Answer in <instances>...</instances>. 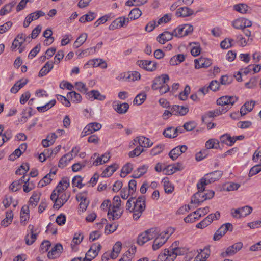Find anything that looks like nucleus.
Returning <instances> with one entry per match:
<instances>
[{
  "label": "nucleus",
  "mask_w": 261,
  "mask_h": 261,
  "mask_svg": "<svg viewBox=\"0 0 261 261\" xmlns=\"http://www.w3.org/2000/svg\"><path fill=\"white\" fill-rule=\"evenodd\" d=\"M238 98L234 96H223L217 100V104L221 107L218 109L211 111L214 117L219 116L227 112Z\"/></svg>",
  "instance_id": "obj_1"
},
{
  "label": "nucleus",
  "mask_w": 261,
  "mask_h": 261,
  "mask_svg": "<svg viewBox=\"0 0 261 261\" xmlns=\"http://www.w3.org/2000/svg\"><path fill=\"white\" fill-rule=\"evenodd\" d=\"M145 197L144 196L138 197L131 210V212L133 213V219L135 220H138L141 217L142 213L145 209Z\"/></svg>",
  "instance_id": "obj_2"
},
{
  "label": "nucleus",
  "mask_w": 261,
  "mask_h": 261,
  "mask_svg": "<svg viewBox=\"0 0 261 261\" xmlns=\"http://www.w3.org/2000/svg\"><path fill=\"white\" fill-rule=\"evenodd\" d=\"M222 175V172L219 170H216L206 174L200 180V182L197 183V186L200 189L202 186H205L209 184L215 182L219 180Z\"/></svg>",
  "instance_id": "obj_3"
},
{
  "label": "nucleus",
  "mask_w": 261,
  "mask_h": 261,
  "mask_svg": "<svg viewBox=\"0 0 261 261\" xmlns=\"http://www.w3.org/2000/svg\"><path fill=\"white\" fill-rule=\"evenodd\" d=\"M193 27L192 25L186 24L182 27H179L174 30V36L181 37L189 35L193 32Z\"/></svg>",
  "instance_id": "obj_4"
},
{
  "label": "nucleus",
  "mask_w": 261,
  "mask_h": 261,
  "mask_svg": "<svg viewBox=\"0 0 261 261\" xmlns=\"http://www.w3.org/2000/svg\"><path fill=\"white\" fill-rule=\"evenodd\" d=\"M101 248V246L99 244H93L89 250L86 253V256L83 258V261H91V259L88 258L87 257H90L91 258H94L98 255Z\"/></svg>",
  "instance_id": "obj_5"
},
{
  "label": "nucleus",
  "mask_w": 261,
  "mask_h": 261,
  "mask_svg": "<svg viewBox=\"0 0 261 261\" xmlns=\"http://www.w3.org/2000/svg\"><path fill=\"white\" fill-rule=\"evenodd\" d=\"M169 81V76L168 74H163L154 79L153 81L151 88L153 90H155L164 84L168 83Z\"/></svg>",
  "instance_id": "obj_6"
},
{
  "label": "nucleus",
  "mask_w": 261,
  "mask_h": 261,
  "mask_svg": "<svg viewBox=\"0 0 261 261\" xmlns=\"http://www.w3.org/2000/svg\"><path fill=\"white\" fill-rule=\"evenodd\" d=\"M198 192L194 194L191 198V203L193 204H200L205 201L203 191H204V186L202 188H199L197 186Z\"/></svg>",
  "instance_id": "obj_7"
},
{
  "label": "nucleus",
  "mask_w": 261,
  "mask_h": 261,
  "mask_svg": "<svg viewBox=\"0 0 261 261\" xmlns=\"http://www.w3.org/2000/svg\"><path fill=\"white\" fill-rule=\"evenodd\" d=\"M128 22V18L120 17L114 20L109 25V29L110 30H114L116 29L120 28L127 25Z\"/></svg>",
  "instance_id": "obj_8"
},
{
  "label": "nucleus",
  "mask_w": 261,
  "mask_h": 261,
  "mask_svg": "<svg viewBox=\"0 0 261 261\" xmlns=\"http://www.w3.org/2000/svg\"><path fill=\"white\" fill-rule=\"evenodd\" d=\"M137 63L140 67L149 71H154L157 67V63L152 61L140 60L138 61Z\"/></svg>",
  "instance_id": "obj_9"
},
{
  "label": "nucleus",
  "mask_w": 261,
  "mask_h": 261,
  "mask_svg": "<svg viewBox=\"0 0 261 261\" xmlns=\"http://www.w3.org/2000/svg\"><path fill=\"white\" fill-rule=\"evenodd\" d=\"M34 226L30 224L28 227V233L25 237V243L28 245H31L35 242L37 239V233L34 232Z\"/></svg>",
  "instance_id": "obj_10"
},
{
  "label": "nucleus",
  "mask_w": 261,
  "mask_h": 261,
  "mask_svg": "<svg viewBox=\"0 0 261 261\" xmlns=\"http://www.w3.org/2000/svg\"><path fill=\"white\" fill-rule=\"evenodd\" d=\"M187 147L186 145L178 146L172 149L169 153V156L173 161L176 160L179 156L182 153H184L187 150Z\"/></svg>",
  "instance_id": "obj_11"
},
{
  "label": "nucleus",
  "mask_w": 261,
  "mask_h": 261,
  "mask_svg": "<svg viewBox=\"0 0 261 261\" xmlns=\"http://www.w3.org/2000/svg\"><path fill=\"white\" fill-rule=\"evenodd\" d=\"M169 236L163 235V232L159 234L153 241L152 245L153 250H156L159 249L166 242Z\"/></svg>",
  "instance_id": "obj_12"
},
{
  "label": "nucleus",
  "mask_w": 261,
  "mask_h": 261,
  "mask_svg": "<svg viewBox=\"0 0 261 261\" xmlns=\"http://www.w3.org/2000/svg\"><path fill=\"white\" fill-rule=\"evenodd\" d=\"M195 68L196 69H199L200 68H207L210 66L212 64L211 60L204 58H200L194 60Z\"/></svg>",
  "instance_id": "obj_13"
},
{
  "label": "nucleus",
  "mask_w": 261,
  "mask_h": 261,
  "mask_svg": "<svg viewBox=\"0 0 261 261\" xmlns=\"http://www.w3.org/2000/svg\"><path fill=\"white\" fill-rule=\"evenodd\" d=\"M123 211L120 207H112L111 208H109L108 213L109 219H112V220L118 219L122 215Z\"/></svg>",
  "instance_id": "obj_14"
},
{
  "label": "nucleus",
  "mask_w": 261,
  "mask_h": 261,
  "mask_svg": "<svg viewBox=\"0 0 261 261\" xmlns=\"http://www.w3.org/2000/svg\"><path fill=\"white\" fill-rule=\"evenodd\" d=\"M25 41H27V38H25V34L22 33L18 34L12 43L11 47V49L13 51L16 50L17 47L21 46Z\"/></svg>",
  "instance_id": "obj_15"
},
{
  "label": "nucleus",
  "mask_w": 261,
  "mask_h": 261,
  "mask_svg": "<svg viewBox=\"0 0 261 261\" xmlns=\"http://www.w3.org/2000/svg\"><path fill=\"white\" fill-rule=\"evenodd\" d=\"M134 141L138 142V144L142 147H150L153 144V143L151 142L149 138L144 136L137 137L134 139Z\"/></svg>",
  "instance_id": "obj_16"
},
{
  "label": "nucleus",
  "mask_w": 261,
  "mask_h": 261,
  "mask_svg": "<svg viewBox=\"0 0 261 261\" xmlns=\"http://www.w3.org/2000/svg\"><path fill=\"white\" fill-rule=\"evenodd\" d=\"M173 35L174 36V31L173 33H170L168 31H165L160 34L157 37V40L160 43L164 44L166 42L171 40Z\"/></svg>",
  "instance_id": "obj_17"
},
{
  "label": "nucleus",
  "mask_w": 261,
  "mask_h": 261,
  "mask_svg": "<svg viewBox=\"0 0 261 261\" xmlns=\"http://www.w3.org/2000/svg\"><path fill=\"white\" fill-rule=\"evenodd\" d=\"M171 110L173 115L184 116L188 112L189 109L186 106L174 105L172 107Z\"/></svg>",
  "instance_id": "obj_18"
},
{
  "label": "nucleus",
  "mask_w": 261,
  "mask_h": 261,
  "mask_svg": "<svg viewBox=\"0 0 261 261\" xmlns=\"http://www.w3.org/2000/svg\"><path fill=\"white\" fill-rule=\"evenodd\" d=\"M119 166L117 164H114L107 167L101 174L102 177H109L118 168Z\"/></svg>",
  "instance_id": "obj_19"
},
{
  "label": "nucleus",
  "mask_w": 261,
  "mask_h": 261,
  "mask_svg": "<svg viewBox=\"0 0 261 261\" xmlns=\"http://www.w3.org/2000/svg\"><path fill=\"white\" fill-rule=\"evenodd\" d=\"M73 158V155L72 153H68L64 155L59 162L58 167L60 168H64Z\"/></svg>",
  "instance_id": "obj_20"
},
{
  "label": "nucleus",
  "mask_w": 261,
  "mask_h": 261,
  "mask_svg": "<svg viewBox=\"0 0 261 261\" xmlns=\"http://www.w3.org/2000/svg\"><path fill=\"white\" fill-rule=\"evenodd\" d=\"M87 65H92L93 67L101 66L103 69H106L107 67L106 62L101 59H94L89 60Z\"/></svg>",
  "instance_id": "obj_21"
},
{
  "label": "nucleus",
  "mask_w": 261,
  "mask_h": 261,
  "mask_svg": "<svg viewBox=\"0 0 261 261\" xmlns=\"http://www.w3.org/2000/svg\"><path fill=\"white\" fill-rule=\"evenodd\" d=\"M113 107L119 114H125L129 109V105L126 102L117 104L113 103Z\"/></svg>",
  "instance_id": "obj_22"
},
{
  "label": "nucleus",
  "mask_w": 261,
  "mask_h": 261,
  "mask_svg": "<svg viewBox=\"0 0 261 261\" xmlns=\"http://www.w3.org/2000/svg\"><path fill=\"white\" fill-rule=\"evenodd\" d=\"M63 250L62 245L60 244H57L51 250L48 252L47 256L49 258H54L57 253H61Z\"/></svg>",
  "instance_id": "obj_23"
},
{
  "label": "nucleus",
  "mask_w": 261,
  "mask_h": 261,
  "mask_svg": "<svg viewBox=\"0 0 261 261\" xmlns=\"http://www.w3.org/2000/svg\"><path fill=\"white\" fill-rule=\"evenodd\" d=\"M187 250L185 248L175 247L170 250L171 254V257H172L173 261L176 259L177 255H182L186 254Z\"/></svg>",
  "instance_id": "obj_24"
},
{
  "label": "nucleus",
  "mask_w": 261,
  "mask_h": 261,
  "mask_svg": "<svg viewBox=\"0 0 261 261\" xmlns=\"http://www.w3.org/2000/svg\"><path fill=\"white\" fill-rule=\"evenodd\" d=\"M171 256L170 250L166 249L164 250L163 252L161 253L159 255L158 261H173Z\"/></svg>",
  "instance_id": "obj_25"
},
{
  "label": "nucleus",
  "mask_w": 261,
  "mask_h": 261,
  "mask_svg": "<svg viewBox=\"0 0 261 261\" xmlns=\"http://www.w3.org/2000/svg\"><path fill=\"white\" fill-rule=\"evenodd\" d=\"M54 67L53 62H47L40 70L38 76L42 77L47 74Z\"/></svg>",
  "instance_id": "obj_26"
},
{
  "label": "nucleus",
  "mask_w": 261,
  "mask_h": 261,
  "mask_svg": "<svg viewBox=\"0 0 261 261\" xmlns=\"http://www.w3.org/2000/svg\"><path fill=\"white\" fill-rule=\"evenodd\" d=\"M193 13V11L187 7H180L177 9L176 15L177 17H187Z\"/></svg>",
  "instance_id": "obj_27"
},
{
  "label": "nucleus",
  "mask_w": 261,
  "mask_h": 261,
  "mask_svg": "<svg viewBox=\"0 0 261 261\" xmlns=\"http://www.w3.org/2000/svg\"><path fill=\"white\" fill-rule=\"evenodd\" d=\"M220 142L222 143L226 144L228 146H231L235 143L232 137H231L229 134H225L222 135L220 138Z\"/></svg>",
  "instance_id": "obj_28"
},
{
  "label": "nucleus",
  "mask_w": 261,
  "mask_h": 261,
  "mask_svg": "<svg viewBox=\"0 0 261 261\" xmlns=\"http://www.w3.org/2000/svg\"><path fill=\"white\" fill-rule=\"evenodd\" d=\"M121 248L122 243L120 242H117L113 247L112 252H111V258L116 259L120 252Z\"/></svg>",
  "instance_id": "obj_29"
},
{
  "label": "nucleus",
  "mask_w": 261,
  "mask_h": 261,
  "mask_svg": "<svg viewBox=\"0 0 261 261\" xmlns=\"http://www.w3.org/2000/svg\"><path fill=\"white\" fill-rule=\"evenodd\" d=\"M90 163V166H98L102 164H104L102 161V156H98L97 153H95L91 157L88 163Z\"/></svg>",
  "instance_id": "obj_30"
},
{
  "label": "nucleus",
  "mask_w": 261,
  "mask_h": 261,
  "mask_svg": "<svg viewBox=\"0 0 261 261\" xmlns=\"http://www.w3.org/2000/svg\"><path fill=\"white\" fill-rule=\"evenodd\" d=\"M13 214L12 211L7 212L6 214V218L2 221L1 225L4 227H7L8 225L10 224L12 221Z\"/></svg>",
  "instance_id": "obj_31"
},
{
  "label": "nucleus",
  "mask_w": 261,
  "mask_h": 261,
  "mask_svg": "<svg viewBox=\"0 0 261 261\" xmlns=\"http://www.w3.org/2000/svg\"><path fill=\"white\" fill-rule=\"evenodd\" d=\"M212 222L211 216L208 215L205 217L202 221L196 224V228L199 229H203L210 225Z\"/></svg>",
  "instance_id": "obj_32"
},
{
  "label": "nucleus",
  "mask_w": 261,
  "mask_h": 261,
  "mask_svg": "<svg viewBox=\"0 0 261 261\" xmlns=\"http://www.w3.org/2000/svg\"><path fill=\"white\" fill-rule=\"evenodd\" d=\"M233 9L236 11L240 13L245 14L248 12L249 10V7L246 4L239 3L234 5Z\"/></svg>",
  "instance_id": "obj_33"
},
{
  "label": "nucleus",
  "mask_w": 261,
  "mask_h": 261,
  "mask_svg": "<svg viewBox=\"0 0 261 261\" xmlns=\"http://www.w3.org/2000/svg\"><path fill=\"white\" fill-rule=\"evenodd\" d=\"M90 97H93L94 99H97L100 101L104 100L106 98L105 95H101L97 90H91L87 93Z\"/></svg>",
  "instance_id": "obj_34"
},
{
  "label": "nucleus",
  "mask_w": 261,
  "mask_h": 261,
  "mask_svg": "<svg viewBox=\"0 0 261 261\" xmlns=\"http://www.w3.org/2000/svg\"><path fill=\"white\" fill-rule=\"evenodd\" d=\"M41 193L39 192H34L32 196L30 198L29 202L30 204L33 207H35L40 200Z\"/></svg>",
  "instance_id": "obj_35"
},
{
  "label": "nucleus",
  "mask_w": 261,
  "mask_h": 261,
  "mask_svg": "<svg viewBox=\"0 0 261 261\" xmlns=\"http://www.w3.org/2000/svg\"><path fill=\"white\" fill-rule=\"evenodd\" d=\"M83 238L84 236L82 232H77L74 233L72 241V243L71 244L72 249H73V247L75 245H79L82 242Z\"/></svg>",
  "instance_id": "obj_36"
},
{
  "label": "nucleus",
  "mask_w": 261,
  "mask_h": 261,
  "mask_svg": "<svg viewBox=\"0 0 261 261\" xmlns=\"http://www.w3.org/2000/svg\"><path fill=\"white\" fill-rule=\"evenodd\" d=\"M133 170V165L130 163L126 164L121 169L120 176L121 177H125L129 174Z\"/></svg>",
  "instance_id": "obj_37"
},
{
  "label": "nucleus",
  "mask_w": 261,
  "mask_h": 261,
  "mask_svg": "<svg viewBox=\"0 0 261 261\" xmlns=\"http://www.w3.org/2000/svg\"><path fill=\"white\" fill-rule=\"evenodd\" d=\"M206 149L214 148L218 149L219 148V142L216 139H210L205 143Z\"/></svg>",
  "instance_id": "obj_38"
},
{
  "label": "nucleus",
  "mask_w": 261,
  "mask_h": 261,
  "mask_svg": "<svg viewBox=\"0 0 261 261\" xmlns=\"http://www.w3.org/2000/svg\"><path fill=\"white\" fill-rule=\"evenodd\" d=\"M87 34L86 33L82 34L76 40L73 44V47L77 48L81 46L86 40Z\"/></svg>",
  "instance_id": "obj_39"
},
{
  "label": "nucleus",
  "mask_w": 261,
  "mask_h": 261,
  "mask_svg": "<svg viewBox=\"0 0 261 261\" xmlns=\"http://www.w3.org/2000/svg\"><path fill=\"white\" fill-rule=\"evenodd\" d=\"M163 134L165 137L168 138H174L177 137V134L175 133L173 127L167 128L164 130Z\"/></svg>",
  "instance_id": "obj_40"
},
{
  "label": "nucleus",
  "mask_w": 261,
  "mask_h": 261,
  "mask_svg": "<svg viewBox=\"0 0 261 261\" xmlns=\"http://www.w3.org/2000/svg\"><path fill=\"white\" fill-rule=\"evenodd\" d=\"M67 96L68 98H71V100L74 102H80L82 100V97L79 93L75 91H71L67 93Z\"/></svg>",
  "instance_id": "obj_41"
},
{
  "label": "nucleus",
  "mask_w": 261,
  "mask_h": 261,
  "mask_svg": "<svg viewBox=\"0 0 261 261\" xmlns=\"http://www.w3.org/2000/svg\"><path fill=\"white\" fill-rule=\"evenodd\" d=\"M142 12L139 8L132 9L129 14V19L134 20L138 18L141 15Z\"/></svg>",
  "instance_id": "obj_42"
},
{
  "label": "nucleus",
  "mask_w": 261,
  "mask_h": 261,
  "mask_svg": "<svg viewBox=\"0 0 261 261\" xmlns=\"http://www.w3.org/2000/svg\"><path fill=\"white\" fill-rule=\"evenodd\" d=\"M82 180L83 178L81 176H75L72 179V184L73 186L77 187L81 189L84 186V185L82 184Z\"/></svg>",
  "instance_id": "obj_43"
},
{
  "label": "nucleus",
  "mask_w": 261,
  "mask_h": 261,
  "mask_svg": "<svg viewBox=\"0 0 261 261\" xmlns=\"http://www.w3.org/2000/svg\"><path fill=\"white\" fill-rule=\"evenodd\" d=\"M92 133L101 129L102 125L97 122L90 123L86 125Z\"/></svg>",
  "instance_id": "obj_44"
},
{
  "label": "nucleus",
  "mask_w": 261,
  "mask_h": 261,
  "mask_svg": "<svg viewBox=\"0 0 261 261\" xmlns=\"http://www.w3.org/2000/svg\"><path fill=\"white\" fill-rule=\"evenodd\" d=\"M146 95L145 93H141L138 94L134 100V103L137 105H141L146 99Z\"/></svg>",
  "instance_id": "obj_45"
},
{
  "label": "nucleus",
  "mask_w": 261,
  "mask_h": 261,
  "mask_svg": "<svg viewBox=\"0 0 261 261\" xmlns=\"http://www.w3.org/2000/svg\"><path fill=\"white\" fill-rule=\"evenodd\" d=\"M14 4L13 2L10 3L7 5H6L3 8H2L0 10V15H4L10 12H11L12 8L14 6Z\"/></svg>",
  "instance_id": "obj_46"
},
{
  "label": "nucleus",
  "mask_w": 261,
  "mask_h": 261,
  "mask_svg": "<svg viewBox=\"0 0 261 261\" xmlns=\"http://www.w3.org/2000/svg\"><path fill=\"white\" fill-rule=\"evenodd\" d=\"M157 230V228H152L145 231V232L147 234L148 239L149 240L156 238L158 237L159 234Z\"/></svg>",
  "instance_id": "obj_47"
},
{
  "label": "nucleus",
  "mask_w": 261,
  "mask_h": 261,
  "mask_svg": "<svg viewBox=\"0 0 261 261\" xmlns=\"http://www.w3.org/2000/svg\"><path fill=\"white\" fill-rule=\"evenodd\" d=\"M87 162H88L86 160H85L81 163L78 162V163L74 164L72 166V170L73 172L79 171L83 168H84L86 166Z\"/></svg>",
  "instance_id": "obj_48"
},
{
  "label": "nucleus",
  "mask_w": 261,
  "mask_h": 261,
  "mask_svg": "<svg viewBox=\"0 0 261 261\" xmlns=\"http://www.w3.org/2000/svg\"><path fill=\"white\" fill-rule=\"evenodd\" d=\"M22 184L19 179L15 180L10 185L9 189L13 192L17 191L21 189Z\"/></svg>",
  "instance_id": "obj_49"
},
{
  "label": "nucleus",
  "mask_w": 261,
  "mask_h": 261,
  "mask_svg": "<svg viewBox=\"0 0 261 261\" xmlns=\"http://www.w3.org/2000/svg\"><path fill=\"white\" fill-rule=\"evenodd\" d=\"M143 151V148L139 145L133 151L129 152L128 155L130 158L138 156Z\"/></svg>",
  "instance_id": "obj_50"
},
{
  "label": "nucleus",
  "mask_w": 261,
  "mask_h": 261,
  "mask_svg": "<svg viewBox=\"0 0 261 261\" xmlns=\"http://www.w3.org/2000/svg\"><path fill=\"white\" fill-rule=\"evenodd\" d=\"M149 240L148 239L147 234L144 231L140 234L137 240V243L140 245H143L144 243L148 241Z\"/></svg>",
  "instance_id": "obj_51"
},
{
  "label": "nucleus",
  "mask_w": 261,
  "mask_h": 261,
  "mask_svg": "<svg viewBox=\"0 0 261 261\" xmlns=\"http://www.w3.org/2000/svg\"><path fill=\"white\" fill-rule=\"evenodd\" d=\"M118 225L117 224H107L105 227V232L107 234L111 233L116 231Z\"/></svg>",
  "instance_id": "obj_52"
},
{
  "label": "nucleus",
  "mask_w": 261,
  "mask_h": 261,
  "mask_svg": "<svg viewBox=\"0 0 261 261\" xmlns=\"http://www.w3.org/2000/svg\"><path fill=\"white\" fill-rule=\"evenodd\" d=\"M243 18H238L232 22V25L236 29H244Z\"/></svg>",
  "instance_id": "obj_53"
},
{
  "label": "nucleus",
  "mask_w": 261,
  "mask_h": 261,
  "mask_svg": "<svg viewBox=\"0 0 261 261\" xmlns=\"http://www.w3.org/2000/svg\"><path fill=\"white\" fill-rule=\"evenodd\" d=\"M240 208L241 217H245L249 215L252 211V208L247 205Z\"/></svg>",
  "instance_id": "obj_54"
},
{
  "label": "nucleus",
  "mask_w": 261,
  "mask_h": 261,
  "mask_svg": "<svg viewBox=\"0 0 261 261\" xmlns=\"http://www.w3.org/2000/svg\"><path fill=\"white\" fill-rule=\"evenodd\" d=\"M210 208L208 206L204 208H199L196 211L194 212V214L198 215L199 218L202 216H204L209 212Z\"/></svg>",
  "instance_id": "obj_55"
},
{
  "label": "nucleus",
  "mask_w": 261,
  "mask_h": 261,
  "mask_svg": "<svg viewBox=\"0 0 261 261\" xmlns=\"http://www.w3.org/2000/svg\"><path fill=\"white\" fill-rule=\"evenodd\" d=\"M208 150L203 149L196 154L195 159L197 161H200L205 158L208 155Z\"/></svg>",
  "instance_id": "obj_56"
},
{
  "label": "nucleus",
  "mask_w": 261,
  "mask_h": 261,
  "mask_svg": "<svg viewBox=\"0 0 261 261\" xmlns=\"http://www.w3.org/2000/svg\"><path fill=\"white\" fill-rule=\"evenodd\" d=\"M164 148V145L163 144H159L155 147L152 149L150 151V154L152 155H157L163 151Z\"/></svg>",
  "instance_id": "obj_57"
},
{
  "label": "nucleus",
  "mask_w": 261,
  "mask_h": 261,
  "mask_svg": "<svg viewBox=\"0 0 261 261\" xmlns=\"http://www.w3.org/2000/svg\"><path fill=\"white\" fill-rule=\"evenodd\" d=\"M220 228L221 229V230H222L223 233L225 235L228 231H230V232L232 231L233 227L232 224L227 223L221 225Z\"/></svg>",
  "instance_id": "obj_58"
},
{
  "label": "nucleus",
  "mask_w": 261,
  "mask_h": 261,
  "mask_svg": "<svg viewBox=\"0 0 261 261\" xmlns=\"http://www.w3.org/2000/svg\"><path fill=\"white\" fill-rule=\"evenodd\" d=\"M261 171V165L258 164L254 166L251 168L249 172V176H252Z\"/></svg>",
  "instance_id": "obj_59"
},
{
  "label": "nucleus",
  "mask_w": 261,
  "mask_h": 261,
  "mask_svg": "<svg viewBox=\"0 0 261 261\" xmlns=\"http://www.w3.org/2000/svg\"><path fill=\"white\" fill-rule=\"evenodd\" d=\"M196 127V123L194 121H189L185 123L183 127L187 131H190L195 129Z\"/></svg>",
  "instance_id": "obj_60"
},
{
  "label": "nucleus",
  "mask_w": 261,
  "mask_h": 261,
  "mask_svg": "<svg viewBox=\"0 0 261 261\" xmlns=\"http://www.w3.org/2000/svg\"><path fill=\"white\" fill-rule=\"evenodd\" d=\"M232 81L233 77L227 75H223L220 79V82L222 85H228L231 83Z\"/></svg>",
  "instance_id": "obj_61"
},
{
  "label": "nucleus",
  "mask_w": 261,
  "mask_h": 261,
  "mask_svg": "<svg viewBox=\"0 0 261 261\" xmlns=\"http://www.w3.org/2000/svg\"><path fill=\"white\" fill-rule=\"evenodd\" d=\"M220 84L217 80H213L210 83L208 88L213 91H216L219 90Z\"/></svg>",
  "instance_id": "obj_62"
},
{
  "label": "nucleus",
  "mask_w": 261,
  "mask_h": 261,
  "mask_svg": "<svg viewBox=\"0 0 261 261\" xmlns=\"http://www.w3.org/2000/svg\"><path fill=\"white\" fill-rule=\"evenodd\" d=\"M164 190L166 193H171L174 190V187L169 181H164Z\"/></svg>",
  "instance_id": "obj_63"
},
{
  "label": "nucleus",
  "mask_w": 261,
  "mask_h": 261,
  "mask_svg": "<svg viewBox=\"0 0 261 261\" xmlns=\"http://www.w3.org/2000/svg\"><path fill=\"white\" fill-rule=\"evenodd\" d=\"M51 244L49 241H43L40 245V250L42 252H47L49 247L50 246Z\"/></svg>",
  "instance_id": "obj_64"
}]
</instances>
